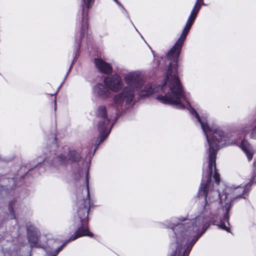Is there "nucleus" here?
Listing matches in <instances>:
<instances>
[{"label": "nucleus", "mask_w": 256, "mask_h": 256, "mask_svg": "<svg viewBox=\"0 0 256 256\" xmlns=\"http://www.w3.org/2000/svg\"><path fill=\"white\" fill-rule=\"evenodd\" d=\"M208 218L198 212L190 218L179 220L178 222L172 220V226H168L176 236L171 244L172 256H188L194 244L209 226Z\"/></svg>", "instance_id": "nucleus-1"}, {"label": "nucleus", "mask_w": 256, "mask_h": 256, "mask_svg": "<svg viewBox=\"0 0 256 256\" xmlns=\"http://www.w3.org/2000/svg\"><path fill=\"white\" fill-rule=\"evenodd\" d=\"M86 198L80 200L78 202L79 208L78 210V215L81 223L78 230L74 232L69 240L66 241L63 244L54 251H52L51 244L54 242L53 240H49L46 244L42 243L44 240V236H40L39 231L34 225L28 224L26 229L28 232V238L32 247H41L46 252V256H56L62 250L68 242L70 240H74L80 237L88 236L92 237L94 234L89 231L88 228V213L90 207V191L88 187V172L86 175Z\"/></svg>", "instance_id": "nucleus-2"}, {"label": "nucleus", "mask_w": 256, "mask_h": 256, "mask_svg": "<svg viewBox=\"0 0 256 256\" xmlns=\"http://www.w3.org/2000/svg\"><path fill=\"white\" fill-rule=\"evenodd\" d=\"M95 0H82L83 8L82 18L77 22L76 34V43L77 46L78 50L80 48L81 40L88 34V10L94 4ZM114 1L120 8L122 12L128 17V14L126 9L118 0Z\"/></svg>", "instance_id": "nucleus-3"}, {"label": "nucleus", "mask_w": 256, "mask_h": 256, "mask_svg": "<svg viewBox=\"0 0 256 256\" xmlns=\"http://www.w3.org/2000/svg\"><path fill=\"white\" fill-rule=\"evenodd\" d=\"M96 118L98 123L96 128L100 133L99 138L100 143L103 142L108 136L110 130L113 126L114 122H110L112 116L108 114L106 106L104 105L100 106L96 109Z\"/></svg>", "instance_id": "nucleus-4"}, {"label": "nucleus", "mask_w": 256, "mask_h": 256, "mask_svg": "<svg viewBox=\"0 0 256 256\" xmlns=\"http://www.w3.org/2000/svg\"><path fill=\"white\" fill-rule=\"evenodd\" d=\"M104 82L109 90L116 92L120 90L124 86L122 80L118 74L106 77Z\"/></svg>", "instance_id": "nucleus-5"}, {"label": "nucleus", "mask_w": 256, "mask_h": 256, "mask_svg": "<svg viewBox=\"0 0 256 256\" xmlns=\"http://www.w3.org/2000/svg\"><path fill=\"white\" fill-rule=\"evenodd\" d=\"M80 153L76 150H72L70 152V157L68 160L66 154H62L60 156H57L54 158V162H57L58 165H64L67 164L69 160L72 161V162H78L80 160Z\"/></svg>", "instance_id": "nucleus-6"}, {"label": "nucleus", "mask_w": 256, "mask_h": 256, "mask_svg": "<svg viewBox=\"0 0 256 256\" xmlns=\"http://www.w3.org/2000/svg\"><path fill=\"white\" fill-rule=\"evenodd\" d=\"M56 147V144L54 143L50 148L54 149ZM44 155L40 156L38 158L40 160H38V165L37 166H38V165H40V162L42 160L44 161V163L42 164L44 166H46L47 164L49 163V162L51 158H52V164H54L56 166H58L57 162L55 163L54 162V158H56L55 155L56 154L54 152V150H51L49 151V148H46L44 150Z\"/></svg>", "instance_id": "nucleus-7"}, {"label": "nucleus", "mask_w": 256, "mask_h": 256, "mask_svg": "<svg viewBox=\"0 0 256 256\" xmlns=\"http://www.w3.org/2000/svg\"><path fill=\"white\" fill-rule=\"evenodd\" d=\"M94 94L102 98H106L110 96V92L108 87L102 84H97L93 88Z\"/></svg>", "instance_id": "nucleus-8"}, {"label": "nucleus", "mask_w": 256, "mask_h": 256, "mask_svg": "<svg viewBox=\"0 0 256 256\" xmlns=\"http://www.w3.org/2000/svg\"><path fill=\"white\" fill-rule=\"evenodd\" d=\"M94 62L96 67L101 72L108 74L112 72V66L101 58H95Z\"/></svg>", "instance_id": "nucleus-9"}, {"label": "nucleus", "mask_w": 256, "mask_h": 256, "mask_svg": "<svg viewBox=\"0 0 256 256\" xmlns=\"http://www.w3.org/2000/svg\"><path fill=\"white\" fill-rule=\"evenodd\" d=\"M239 146L246 154L248 160H252L254 151L250 144L246 140H243Z\"/></svg>", "instance_id": "nucleus-10"}, {"label": "nucleus", "mask_w": 256, "mask_h": 256, "mask_svg": "<svg viewBox=\"0 0 256 256\" xmlns=\"http://www.w3.org/2000/svg\"><path fill=\"white\" fill-rule=\"evenodd\" d=\"M250 137L252 138L256 139V126L252 130L250 134Z\"/></svg>", "instance_id": "nucleus-11"}, {"label": "nucleus", "mask_w": 256, "mask_h": 256, "mask_svg": "<svg viewBox=\"0 0 256 256\" xmlns=\"http://www.w3.org/2000/svg\"><path fill=\"white\" fill-rule=\"evenodd\" d=\"M10 212L12 214V216H14V210L12 209L10 210Z\"/></svg>", "instance_id": "nucleus-12"}, {"label": "nucleus", "mask_w": 256, "mask_h": 256, "mask_svg": "<svg viewBox=\"0 0 256 256\" xmlns=\"http://www.w3.org/2000/svg\"><path fill=\"white\" fill-rule=\"evenodd\" d=\"M54 101H55V104L56 103V100L55 99L54 100Z\"/></svg>", "instance_id": "nucleus-13"}]
</instances>
